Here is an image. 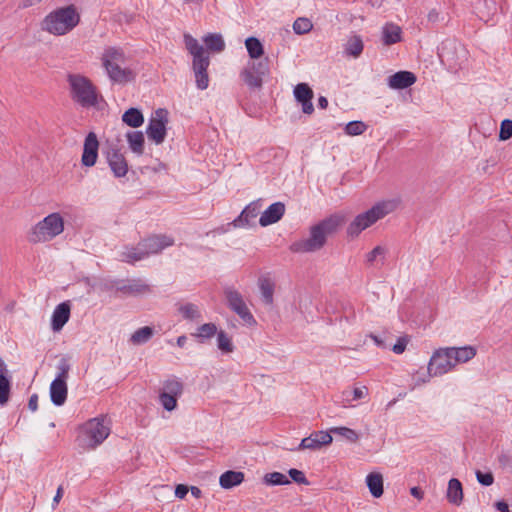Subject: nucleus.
Masks as SVG:
<instances>
[{"label": "nucleus", "mask_w": 512, "mask_h": 512, "mask_svg": "<svg viewBox=\"0 0 512 512\" xmlns=\"http://www.w3.org/2000/svg\"><path fill=\"white\" fill-rule=\"evenodd\" d=\"M410 494L418 500H422L424 497V492L419 487H412L410 489Z\"/></svg>", "instance_id": "e2e57ef3"}, {"label": "nucleus", "mask_w": 512, "mask_h": 512, "mask_svg": "<svg viewBox=\"0 0 512 512\" xmlns=\"http://www.w3.org/2000/svg\"><path fill=\"white\" fill-rule=\"evenodd\" d=\"M294 97L302 106L305 114H311L314 111L312 103L313 91L306 83H299L294 88Z\"/></svg>", "instance_id": "6ab92c4d"}, {"label": "nucleus", "mask_w": 512, "mask_h": 512, "mask_svg": "<svg viewBox=\"0 0 512 512\" xmlns=\"http://www.w3.org/2000/svg\"><path fill=\"white\" fill-rule=\"evenodd\" d=\"M386 249L382 246H376L369 253L366 254V262L368 264H373L377 258H381L382 260L385 258Z\"/></svg>", "instance_id": "5fc2aeb1"}, {"label": "nucleus", "mask_w": 512, "mask_h": 512, "mask_svg": "<svg viewBox=\"0 0 512 512\" xmlns=\"http://www.w3.org/2000/svg\"><path fill=\"white\" fill-rule=\"evenodd\" d=\"M99 141L94 132H89L84 140L81 163L83 166L92 167L98 158Z\"/></svg>", "instance_id": "dca6fc26"}, {"label": "nucleus", "mask_w": 512, "mask_h": 512, "mask_svg": "<svg viewBox=\"0 0 512 512\" xmlns=\"http://www.w3.org/2000/svg\"><path fill=\"white\" fill-rule=\"evenodd\" d=\"M71 306L68 301L58 304L51 316V328L54 332L60 331L69 321Z\"/></svg>", "instance_id": "aec40b11"}, {"label": "nucleus", "mask_w": 512, "mask_h": 512, "mask_svg": "<svg viewBox=\"0 0 512 512\" xmlns=\"http://www.w3.org/2000/svg\"><path fill=\"white\" fill-rule=\"evenodd\" d=\"M108 289H115L128 295H140L151 292V287L141 279H132L128 281H113Z\"/></svg>", "instance_id": "f8f14e48"}, {"label": "nucleus", "mask_w": 512, "mask_h": 512, "mask_svg": "<svg viewBox=\"0 0 512 512\" xmlns=\"http://www.w3.org/2000/svg\"><path fill=\"white\" fill-rule=\"evenodd\" d=\"M368 395V389L365 386L356 387L352 391L345 390L341 395V402L344 407L349 406L351 401L360 400Z\"/></svg>", "instance_id": "e433bc0d"}, {"label": "nucleus", "mask_w": 512, "mask_h": 512, "mask_svg": "<svg viewBox=\"0 0 512 512\" xmlns=\"http://www.w3.org/2000/svg\"><path fill=\"white\" fill-rule=\"evenodd\" d=\"M329 433L341 436L350 443H356L359 440V434L355 430L344 426L332 427Z\"/></svg>", "instance_id": "c03bdc74"}, {"label": "nucleus", "mask_w": 512, "mask_h": 512, "mask_svg": "<svg viewBox=\"0 0 512 512\" xmlns=\"http://www.w3.org/2000/svg\"><path fill=\"white\" fill-rule=\"evenodd\" d=\"M366 485L369 492L374 498H379L383 495V476L379 472H372L366 476Z\"/></svg>", "instance_id": "c756f323"}, {"label": "nucleus", "mask_w": 512, "mask_h": 512, "mask_svg": "<svg viewBox=\"0 0 512 512\" xmlns=\"http://www.w3.org/2000/svg\"><path fill=\"white\" fill-rule=\"evenodd\" d=\"M28 408L32 412H35L37 410V408H38V395L37 394H33L30 396L29 402H28Z\"/></svg>", "instance_id": "680f3d73"}, {"label": "nucleus", "mask_w": 512, "mask_h": 512, "mask_svg": "<svg viewBox=\"0 0 512 512\" xmlns=\"http://www.w3.org/2000/svg\"><path fill=\"white\" fill-rule=\"evenodd\" d=\"M80 22V15L73 5L60 7L42 21V29L50 34L62 36L72 31Z\"/></svg>", "instance_id": "7ed1b4c3"}, {"label": "nucleus", "mask_w": 512, "mask_h": 512, "mask_svg": "<svg viewBox=\"0 0 512 512\" xmlns=\"http://www.w3.org/2000/svg\"><path fill=\"white\" fill-rule=\"evenodd\" d=\"M129 149L136 155L144 152V134L141 131H129L126 134Z\"/></svg>", "instance_id": "2f4dec72"}, {"label": "nucleus", "mask_w": 512, "mask_h": 512, "mask_svg": "<svg viewBox=\"0 0 512 512\" xmlns=\"http://www.w3.org/2000/svg\"><path fill=\"white\" fill-rule=\"evenodd\" d=\"M68 394L67 383L64 381L53 380L50 384V398L55 406H62Z\"/></svg>", "instance_id": "b1692460"}, {"label": "nucleus", "mask_w": 512, "mask_h": 512, "mask_svg": "<svg viewBox=\"0 0 512 512\" xmlns=\"http://www.w3.org/2000/svg\"><path fill=\"white\" fill-rule=\"evenodd\" d=\"M184 42L186 49L193 56V59L209 57V54L205 51L204 47L191 35L185 34Z\"/></svg>", "instance_id": "72a5a7b5"}, {"label": "nucleus", "mask_w": 512, "mask_h": 512, "mask_svg": "<svg viewBox=\"0 0 512 512\" xmlns=\"http://www.w3.org/2000/svg\"><path fill=\"white\" fill-rule=\"evenodd\" d=\"M56 369H57V375L54 380L64 381L67 383L69 371L71 369V365L69 363V357L63 356L59 360V362L56 366Z\"/></svg>", "instance_id": "de8ad7c7"}, {"label": "nucleus", "mask_w": 512, "mask_h": 512, "mask_svg": "<svg viewBox=\"0 0 512 512\" xmlns=\"http://www.w3.org/2000/svg\"><path fill=\"white\" fill-rule=\"evenodd\" d=\"M100 62L108 79L114 84L123 85L135 79L133 69L125 65L126 55L121 47H104L100 56Z\"/></svg>", "instance_id": "f03ea898"}, {"label": "nucleus", "mask_w": 512, "mask_h": 512, "mask_svg": "<svg viewBox=\"0 0 512 512\" xmlns=\"http://www.w3.org/2000/svg\"><path fill=\"white\" fill-rule=\"evenodd\" d=\"M109 434L110 427L105 424L104 418H92L82 427V445L86 448L94 449L103 443Z\"/></svg>", "instance_id": "0eeeda50"}, {"label": "nucleus", "mask_w": 512, "mask_h": 512, "mask_svg": "<svg viewBox=\"0 0 512 512\" xmlns=\"http://www.w3.org/2000/svg\"><path fill=\"white\" fill-rule=\"evenodd\" d=\"M476 478H477V481L480 484H482L483 486H490L494 482V477H493L492 473H490V472L483 473V472L477 470L476 471Z\"/></svg>", "instance_id": "13d9d810"}, {"label": "nucleus", "mask_w": 512, "mask_h": 512, "mask_svg": "<svg viewBox=\"0 0 512 512\" xmlns=\"http://www.w3.org/2000/svg\"><path fill=\"white\" fill-rule=\"evenodd\" d=\"M108 165L116 178L124 177L128 172V163L120 149L110 147L105 152Z\"/></svg>", "instance_id": "ddd939ff"}, {"label": "nucleus", "mask_w": 512, "mask_h": 512, "mask_svg": "<svg viewBox=\"0 0 512 512\" xmlns=\"http://www.w3.org/2000/svg\"><path fill=\"white\" fill-rule=\"evenodd\" d=\"M67 81L72 100L81 107H95L100 101H104L97 87L88 77L81 74H69Z\"/></svg>", "instance_id": "39448f33"}, {"label": "nucleus", "mask_w": 512, "mask_h": 512, "mask_svg": "<svg viewBox=\"0 0 512 512\" xmlns=\"http://www.w3.org/2000/svg\"><path fill=\"white\" fill-rule=\"evenodd\" d=\"M449 351L452 354L454 366L459 363H466L473 359L476 355L475 347L471 345L463 347H449Z\"/></svg>", "instance_id": "c85d7f7f"}, {"label": "nucleus", "mask_w": 512, "mask_h": 512, "mask_svg": "<svg viewBox=\"0 0 512 512\" xmlns=\"http://www.w3.org/2000/svg\"><path fill=\"white\" fill-rule=\"evenodd\" d=\"M208 50L222 52L225 49V42L220 34L210 33L203 38Z\"/></svg>", "instance_id": "58836bf2"}, {"label": "nucleus", "mask_w": 512, "mask_h": 512, "mask_svg": "<svg viewBox=\"0 0 512 512\" xmlns=\"http://www.w3.org/2000/svg\"><path fill=\"white\" fill-rule=\"evenodd\" d=\"M122 121L132 128H138L144 123V116L139 109L129 108L122 115Z\"/></svg>", "instance_id": "f704fd0d"}, {"label": "nucleus", "mask_w": 512, "mask_h": 512, "mask_svg": "<svg viewBox=\"0 0 512 512\" xmlns=\"http://www.w3.org/2000/svg\"><path fill=\"white\" fill-rule=\"evenodd\" d=\"M177 311L184 320L199 321L202 318L200 307L191 302L177 303Z\"/></svg>", "instance_id": "cd10ccee"}, {"label": "nucleus", "mask_w": 512, "mask_h": 512, "mask_svg": "<svg viewBox=\"0 0 512 512\" xmlns=\"http://www.w3.org/2000/svg\"><path fill=\"white\" fill-rule=\"evenodd\" d=\"M224 295L227 301V305L232 311L246 304L241 293L234 287H226L224 289Z\"/></svg>", "instance_id": "c9c22d12"}, {"label": "nucleus", "mask_w": 512, "mask_h": 512, "mask_svg": "<svg viewBox=\"0 0 512 512\" xmlns=\"http://www.w3.org/2000/svg\"><path fill=\"white\" fill-rule=\"evenodd\" d=\"M182 391L183 385L178 379L172 378L164 382L162 392L179 397L181 396Z\"/></svg>", "instance_id": "09e8293b"}, {"label": "nucleus", "mask_w": 512, "mask_h": 512, "mask_svg": "<svg viewBox=\"0 0 512 512\" xmlns=\"http://www.w3.org/2000/svg\"><path fill=\"white\" fill-rule=\"evenodd\" d=\"M188 493V487L186 485H183V484H179L176 486L175 488V496L180 498V499H183Z\"/></svg>", "instance_id": "052dcab7"}, {"label": "nucleus", "mask_w": 512, "mask_h": 512, "mask_svg": "<svg viewBox=\"0 0 512 512\" xmlns=\"http://www.w3.org/2000/svg\"><path fill=\"white\" fill-rule=\"evenodd\" d=\"M407 344H408L407 337H399L397 339V342L393 345L392 351L398 355L402 354L405 351Z\"/></svg>", "instance_id": "bf43d9fd"}, {"label": "nucleus", "mask_w": 512, "mask_h": 512, "mask_svg": "<svg viewBox=\"0 0 512 512\" xmlns=\"http://www.w3.org/2000/svg\"><path fill=\"white\" fill-rule=\"evenodd\" d=\"M148 258V253L141 247V241L136 246H127L121 253V260L123 262L134 264Z\"/></svg>", "instance_id": "393cba45"}, {"label": "nucleus", "mask_w": 512, "mask_h": 512, "mask_svg": "<svg viewBox=\"0 0 512 512\" xmlns=\"http://www.w3.org/2000/svg\"><path fill=\"white\" fill-rule=\"evenodd\" d=\"M217 326L214 323H205L199 326L195 333L192 334L193 337L198 339L199 342H203L204 340L210 339L217 333Z\"/></svg>", "instance_id": "ea45409f"}, {"label": "nucleus", "mask_w": 512, "mask_h": 512, "mask_svg": "<svg viewBox=\"0 0 512 512\" xmlns=\"http://www.w3.org/2000/svg\"><path fill=\"white\" fill-rule=\"evenodd\" d=\"M512 137V120L505 119L501 122L499 139L504 141Z\"/></svg>", "instance_id": "6e6d98bb"}, {"label": "nucleus", "mask_w": 512, "mask_h": 512, "mask_svg": "<svg viewBox=\"0 0 512 512\" xmlns=\"http://www.w3.org/2000/svg\"><path fill=\"white\" fill-rule=\"evenodd\" d=\"M397 205V200H385L376 203L367 211L358 214L348 225L346 230L347 236L352 239L358 237L362 231L393 212Z\"/></svg>", "instance_id": "20e7f679"}, {"label": "nucleus", "mask_w": 512, "mask_h": 512, "mask_svg": "<svg viewBox=\"0 0 512 512\" xmlns=\"http://www.w3.org/2000/svg\"><path fill=\"white\" fill-rule=\"evenodd\" d=\"M454 363L452 354L447 348H439L436 350L428 363L427 366V377L423 379H417L416 384L425 383L431 377L442 376L454 369Z\"/></svg>", "instance_id": "6e6552de"}, {"label": "nucleus", "mask_w": 512, "mask_h": 512, "mask_svg": "<svg viewBox=\"0 0 512 512\" xmlns=\"http://www.w3.org/2000/svg\"><path fill=\"white\" fill-rule=\"evenodd\" d=\"M332 440L333 438L329 432L316 431L313 432L310 436L303 438L294 450L300 451L308 449L316 451L321 449L323 446L329 445Z\"/></svg>", "instance_id": "4468645a"}, {"label": "nucleus", "mask_w": 512, "mask_h": 512, "mask_svg": "<svg viewBox=\"0 0 512 512\" xmlns=\"http://www.w3.org/2000/svg\"><path fill=\"white\" fill-rule=\"evenodd\" d=\"M11 390V375L0 374V405H5L9 400Z\"/></svg>", "instance_id": "49530a36"}, {"label": "nucleus", "mask_w": 512, "mask_h": 512, "mask_svg": "<svg viewBox=\"0 0 512 512\" xmlns=\"http://www.w3.org/2000/svg\"><path fill=\"white\" fill-rule=\"evenodd\" d=\"M262 206L261 200L251 202L242 210L237 218L229 223V225H232L235 228L250 227L255 218L260 214Z\"/></svg>", "instance_id": "2eb2a0df"}, {"label": "nucleus", "mask_w": 512, "mask_h": 512, "mask_svg": "<svg viewBox=\"0 0 512 512\" xmlns=\"http://www.w3.org/2000/svg\"><path fill=\"white\" fill-rule=\"evenodd\" d=\"M465 49L455 41H446L439 48V58L442 63L449 66L450 69L460 68L465 58Z\"/></svg>", "instance_id": "9b49d317"}, {"label": "nucleus", "mask_w": 512, "mask_h": 512, "mask_svg": "<svg viewBox=\"0 0 512 512\" xmlns=\"http://www.w3.org/2000/svg\"><path fill=\"white\" fill-rule=\"evenodd\" d=\"M367 126L362 121H351L345 126V133L350 136L361 135L365 132Z\"/></svg>", "instance_id": "3c124183"}, {"label": "nucleus", "mask_w": 512, "mask_h": 512, "mask_svg": "<svg viewBox=\"0 0 512 512\" xmlns=\"http://www.w3.org/2000/svg\"><path fill=\"white\" fill-rule=\"evenodd\" d=\"M153 332V328L149 326L141 327L131 335L130 341L136 345L144 344L153 336Z\"/></svg>", "instance_id": "79ce46f5"}, {"label": "nucleus", "mask_w": 512, "mask_h": 512, "mask_svg": "<svg viewBox=\"0 0 512 512\" xmlns=\"http://www.w3.org/2000/svg\"><path fill=\"white\" fill-rule=\"evenodd\" d=\"M364 48L362 38L358 35L350 37L345 45L344 52L348 56L357 58L361 55Z\"/></svg>", "instance_id": "4c0bfd02"}, {"label": "nucleus", "mask_w": 512, "mask_h": 512, "mask_svg": "<svg viewBox=\"0 0 512 512\" xmlns=\"http://www.w3.org/2000/svg\"><path fill=\"white\" fill-rule=\"evenodd\" d=\"M184 42L186 49L193 56V59L209 57V54L205 51L204 47L191 35L185 34Z\"/></svg>", "instance_id": "473e14b6"}, {"label": "nucleus", "mask_w": 512, "mask_h": 512, "mask_svg": "<svg viewBox=\"0 0 512 512\" xmlns=\"http://www.w3.org/2000/svg\"><path fill=\"white\" fill-rule=\"evenodd\" d=\"M0 374L8 376L10 375V371L7 368L5 361L0 357Z\"/></svg>", "instance_id": "774afa93"}, {"label": "nucleus", "mask_w": 512, "mask_h": 512, "mask_svg": "<svg viewBox=\"0 0 512 512\" xmlns=\"http://www.w3.org/2000/svg\"><path fill=\"white\" fill-rule=\"evenodd\" d=\"M312 28V22L305 17H299L293 23V31L298 35L306 34L310 32Z\"/></svg>", "instance_id": "8fccbe9b"}, {"label": "nucleus", "mask_w": 512, "mask_h": 512, "mask_svg": "<svg viewBox=\"0 0 512 512\" xmlns=\"http://www.w3.org/2000/svg\"><path fill=\"white\" fill-rule=\"evenodd\" d=\"M416 82V76L410 71H399L389 77L388 85L393 89H405Z\"/></svg>", "instance_id": "5701e85b"}, {"label": "nucleus", "mask_w": 512, "mask_h": 512, "mask_svg": "<svg viewBox=\"0 0 512 512\" xmlns=\"http://www.w3.org/2000/svg\"><path fill=\"white\" fill-rule=\"evenodd\" d=\"M177 398L178 397L164 393L162 391L159 394L160 404L166 411H169V412L173 411L176 408Z\"/></svg>", "instance_id": "603ef678"}, {"label": "nucleus", "mask_w": 512, "mask_h": 512, "mask_svg": "<svg viewBox=\"0 0 512 512\" xmlns=\"http://www.w3.org/2000/svg\"><path fill=\"white\" fill-rule=\"evenodd\" d=\"M269 72V60L266 58L249 62L240 75L244 83L249 88L260 89L263 85L264 78L269 74Z\"/></svg>", "instance_id": "1a4fd4ad"}, {"label": "nucleus", "mask_w": 512, "mask_h": 512, "mask_svg": "<svg viewBox=\"0 0 512 512\" xmlns=\"http://www.w3.org/2000/svg\"><path fill=\"white\" fill-rule=\"evenodd\" d=\"M168 123V112L166 109H157L149 119L146 127L148 138L156 145L162 144L167 135L166 125Z\"/></svg>", "instance_id": "9d476101"}, {"label": "nucleus", "mask_w": 512, "mask_h": 512, "mask_svg": "<svg viewBox=\"0 0 512 512\" xmlns=\"http://www.w3.org/2000/svg\"><path fill=\"white\" fill-rule=\"evenodd\" d=\"M402 40V29L394 23H386L382 28V42L386 46L396 44Z\"/></svg>", "instance_id": "a878e982"}, {"label": "nucleus", "mask_w": 512, "mask_h": 512, "mask_svg": "<svg viewBox=\"0 0 512 512\" xmlns=\"http://www.w3.org/2000/svg\"><path fill=\"white\" fill-rule=\"evenodd\" d=\"M63 230V217L60 213H51L32 227L28 240L31 243H44L60 235Z\"/></svg>", "instance_id": "423d86ee"}, {"label": "nucleus", "mask_w": 512, "mask_h": 512, "mask_svg": "<svg viewBox=\"0 0 512 512\" xmlns=\"http://www.w3.org/2000/svg\"><path fill=\"white\" fill-rule=\"evenodd\" d=\"M173 244L174 239L167 235H152L141 240V247L148 253V257L162 252Z\"/></svg>", "instance_id": "f3484780"}, {"label": "nucleus", "mask_w": 512, "mask_h": 512, "mask_svg": "<svg viewBox=\"0 0 512 512\" xmlns=\"http://www.w3.org/2000/svg\"><path fill=\"white\" fill-rule=\"evenodd\" d=\"M245 46L252 59H259L264 53L263 45L256 37H248L245 40Z\"/></svg>", "instance_id": "a19ab883"}, {"label": "nucleus", "mask_w": 512, "mask_h": 512, "mask_svg": "<svg viewBox=\"0 0 512 512\" xmlns=\"http://www.w3.org/2000/svg\"><path fill=\"white\" fill-rule=\"evenodd\" d=\"M261 300L265 305L271 306L274 302L275 282L269 275H262L258 279Z\"/></svg>", "instance_id": "4be33fe9"}, {"label": "nucleus", "mask_w": 512, "mask_h": 512, "mask_svg": "<svg viewBox=\"0 0 512 512\" xmlns=\"http://www.w3.org/2000/svg\"><path fill=\"white\" fill-rule=\"evenodd\" d=\"M62 497H63V487L59 486L57 488L56 494L53 498V506L57 505L60 502Z\"/></svg>", "instance_id": "69168bd1"}, {"label": "nucleus", "mask_w": 512, "mask_h": 512, "mask_svg": "<svg viewBox=\"0 0 512 512\" xmlns=\"http://www.w3.org/2000/svg\"><path fill=\"white\" fill-rule=\"evenodd\" d=\"M370 338L373 340V342L380 348H386L385 342L381 339V337L371 334Z\"/></svg>", "instance_id": "338daca9"}, {"label": "nucleus", "mask_w": 512, "mask_h": 512, "mask_svg": "<svg viewBox=\"0 0 512 512\" xmlns=\"http://www.w3.org/2000/svg\"><path fill=\"white\" fill-rule=\"evenodd\" d=\"M288 474L294 482L298 484L309 485V481L302 471L292 468L288 471Z\"/></svg>", "instance_id": "4d7b16f0"}, {"label": "nucleus", "mask_w": 512, "mask_h": 512, "mask_svg": "<svg viewBox=\"0 0 512 512\" xmlns=\"http://www.w3.org/2000/svg\"><path fill=\"white\" fill-rule=\"evenodd\" d=\"M285 213V205L282 202H275L265 209L259 218V224L262 227L269 226L278 222Z\"/></svg>", "instance_id": "412c9836"}, {"label": "nucleus", "mask_w": 512, "mask_h": 512, "mask_svg": "<svg viewBox=\"0 0 512 512\" xmlns=\"http://www.w3.org/2000/svg\"><path fill=\"white\" fill-rule=\"evenodd\" d=\"M244 481V473L241 471L228 470L224 472L220 478V486L224 489H231L237 485H240Z\"/></svg>", "instance_id": "7c9ffc66"}, {"label": "nucleus", "mask_w": 512, "mask_h": 512, "mask_svg": "<svg viewBox=\"0 0 512 512\" xmlns=\"http://www.w3.org/2000/svg\"><path fill=\"white\" fill-rule=\"evenodd\" d=\"M495 508L500 512H509V505L505 501H497Z\"/></svg>", "instance_id": "0e129e2a"}, {"label": "nucleus", "mask_w": 512, "mask_h": 512, "mask_svg": "<svg viewBox=\"0 0 512 512\" xmlns=\"http://www.w3.org/2000/svg\"><path fill=\"white\" fill-rule=\"evenodd\" d=\"M217 347L220 351L225 354L232 353L234 351V345L232 343V339L228 334L223 331H217Z\"/></svg>", "instance_id": "37998d69"}, {"label": "nucleus", "mask_w": 512, "mask_h": 512, "mask_svg": "<svg viewBox=\"0 0 512 512\" xmlns=\"http://www.w3.org/2000/svg\"><path fill=\"white\" fill-rule=\"evenodd\" d=\"M263 481L266 485L270 486L290 484L288 477L281 472L267 473L264 476Z\"/></svg>", "instance_id": "a18cd8bd"}, {"label": "nucleus", "mask_w": 512, "mask_h": 512, "mask_svg": "<svg viewBox=\"0 0 512 512\" xmlns=\"http://www.w3.org/2000/svg\"><path fill=\"white\" fill-rule=\"evenodd\" d=\"M210 65V57L201 59H193L192 69L195 76V83L198 89L205 90L209 86L208 67Z\"/></svg>", "instance_id": "a211bd4d"}, {"label": "nucleus", "mask_w": 512, "mask_h": 512, "mask_svg": "<svg viewBox=\"0 0 512 512\" xmlns=\"http://www.w3.org/2000/svg\"><path fill=\"white\" fill-rule=\"evenodd\" d=\"M344 218L334 214L316 225H313L309 231V237L293 242L289 249L293 253H310L320 250L326 243L327 237L337 231L343 223Z\"/></svg>", "instance_id": "f257e3e1"}, {"label": "nucleus", "mask_w": 512, "mask_h": 512, "mask_svg": "<svg viewBox=\"0 0 512 512\" xmlns=\"http://www.w3.org/2000/svg\"><path fill=\"white\" fill-rule=\"evenodd\" d=\"M233 312L236 313L245 324L249 326H253L256 324V320L246 304L234 310Z\"/></svg>", "instance_id": "864d4df0"}, {"label": "nucleus", "mask_w": 512, "mask_h": 512, "mask_svg": "<svg viewBox=\"0 0 512 512\" xmlns=\"http://www.w3.org/2000/svg\"><path fill=\"white\" fill-rule=\"evenodd\" d=\"M446 498L449 503L460 506L463 502V488L461 482L456 478H451L448 482Z\"/></svg>", "instance_id": "bb28decb"}]
</instances>
